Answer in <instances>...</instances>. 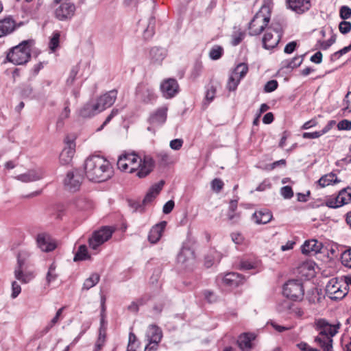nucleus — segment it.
Instances as JSON below:
<instances>
[{"instance_id": "1", "label": "nucleus", "mask_w": 351, "mask_h": 351, "mask_svg": "<svg viewBox=\"0 0 351 351\" xmlns=\"http://www.w3.org/2000/svg\"><path fill=\"white\" fill-rule=\"evenodd\" d=\"M85 176L90 181L101 182L108 180L113 175L110 162L99 155L88 157L84 165Z\"/></svg>"}, {"instance_id": "2", "label": "nucleus", "mask_w": 351, "mask_h": 351, "mask_svg": "<svg viewBox=\"0 0 351 351\" xmlns=\"http://www.w3.org/2000/svg\"><path fill=\"white\" fill-rule=\"evenodd\" d=\"M315 326L319 331L315 341L323 349V351H332V338L338 332L340 324H331L324 319H319L316 320Z\"/></svg>"}, {"instance_id": "3", "label": "nucleus", "mask_w": 351, "mask_h": 351, "mask_svg": "<svg viewBox=\"0 0 351 351\" xmlns=\"http://www.w3.org/2000/svg\"><path fill=\"white\" fill-rule=\"evenodd\" d=\"M271 10V1L269 0L265 1L249 23L248 30L250 36H258L269 27Z\"/></svg>"}, {"instance_id": "4", "label": "nucleus", "mask_w": 351, "mask_h": 351, "mask_svg": "<svg viewBox=\"0 0 351 351\" xmlns=\"http://www.w3.org/2000/svg\"><path fill=\"white\" fill-rule=\"evenodd\" d=\"M32 43V40H23L12 47L7 53V60L16 65L27 63L31 57Z\"/></svg>"}, {"instance_id": "5", "label": "nucleus", "mask_w": 351, "mask_h": 351, "mask_svg": "<svg viewBox=\"0 0 351 351\" xmlns=\"http://www.w3.org/2000/svg\"><path fill=\"white\" fill-rule=\"evenodd\" d=\"M348 293V283L343 278H332L326 286V294L332 300L343 299Z\"/></svg>"}, {"instance_id": "6", "label": "nucleus", "mask_w": 351, "mask_h": 351, "mask_svg": "<svg viewBox=\"0 0 351 351\" xmlns=\"http://www.w3.org/2000/svg\"><path fill=\"white\" fill-rule=\"evenodd\" d=\"M282 293L290 300L301 301L304 294L303 285L298 280H289L283 286Z\"/></svg>"}, {"instance_id": "7", "label": "nucleus", "mask_w": 351, "mask_h": 351, "mask_svg": "<svg viewBox=\"0 0 351 351\" xmlns=\"http://www.w3.org/2000/svg\"><path fill=\"white\" fill-rule=\"evenodd\" d=\"M282 36L281 29L275 27L271 23L265 30L263 36V46L266 49H272L275 48L280 42Z\"/></svg>"}, {"instance_id": "8", "label": "nucleus", "mask_w": 351, "mask_h": 351, "mask_svg": "<svg viewBox=\"0 0 351 351\" xmlns=\"http://www.w3.org/2000/svg\"><path fill=\"white\" fill-rule=\"evenodd\" d=\"M139 155L134 152H125L119 156L117 167L121 171L132 173L135 172L137 166V159Z\"/></svg>"}, {"instance_id": "9", "label": "nucleus", "mask_w": 351, "mask_h": 351, "mask_svg": "<svg viewBox=\"0 0 351 351\" xmlns=\"http://www.w3.org/2000/svg\"><path fill=\"white\" fill-rule=\"evenodd\" d=\"M137 161L138 167H135L134 173L140 178H145L149 175L155 165L153 158L149 155H139Z\"/></svg>"}, {"instance_id": "10", "label": "nucleus", "mask_w": 351, "mask_h": 351, "mask_svg": "<svg viewBox=\"0 0 351 351\" xmlns=\"http://www.w3.org/2000/svg\"><path fill=\"white\" fill-rule=\"evenodd\" d=\"M178 263L183 269L192 271L195 266V256L191 247L184 245L178 255Z\"/></svg>"}, {"instance_id": "11", "label": "nucleus", "mask_w": 351, "mask_h": 351, "mask_svg": "<svg viewBox=\"0 0 351 351\" xmlns=\"http://www.w3.org/2000/svg\"><path fill=\"white\" fill-rule=\"evenodd\" d=\"M75 5L71 2H64L60 3L54 11L55 17L61 21L71 20L75 12Z\"/></svg>"}, {"instance_id": "12", "label": "nucleus", "mask_w": 351, "mask_h": 351, "mask_svg": "<svg viewBox=\"0 0 351 351\" xmlns=\"http://www.w3.org/2000/svg\"><path fill=\"white\" fill-rule=\"evenodd\" d=\"M82 176L77 170L69 171L64 180V185L66 190L75 192L80 188Z\"/></svg>"}, {"instance_id": "13", "label": "nucleus", "mask_w": 351, "mask_h": 351, "mask_svg": "<svg viewBox=\"0 0 351 351\" xmlns=\"http://www.w3.org/2000/svg\"><path fill=\"white\" fill-rule=\"evenodd\" d=\"M117 97V91L112 90L105 94L101 95L99 97L93 99L97 104L100 112L110 107L115 101Z\"/></svg>"}, {"instance_id": "14", "label": "nucleus", "mask_w": 351, "mask_h": 351, "mask_svg": "<svg viewBox=\"0 0 351 351\" xmlns=\"http://www.w3.org/2000/svg\"><path fill=\"white\" fill-rule=\"evenodd\" d=\"M160 89L162 95L170 99L178 94L179 91V86L178 82L175 79L169 78L164 80L160 84Z\"/></svg>"}, {"instance_id": "15", "label": "nucleus", "mask_w": 351, "mask_h": 351, "mask_svg": "<svg viewBox=\"0 0 351 351\" xmlns=\"http://www.w3.org/2000/svg\"><path fill=\"white\" fill-rule=\"evenodd\" d=\"M136 95L138 99L144 103L152 102L156 98L154 89L144 84L138 85L136 90Z\"/></svg>"}, {"instance_id": "16", "label": "nucleus", "mask_w": 351, "mask_h": 351, "mask_svg": "<svg viewBox=\"0 0 351 351\" xmlns=\"http://www.w3.org/2000/svg\"><path fill=\"white\" fill-rule=\"evenodd\" d=\"M75 152V144L73 141L66 142V145L60 154V162L63 165H69L72 161Z\"/></svg>"}, {"instance_id": "17", "label": "nucleus", "mask_w": 351, "mask_h": 351, "mask_svg": "<svg viewBox=\"0 0 351 351\" xmlns=\"http://www.w3.org/2000/svg\"><path fill=\"white\" fill-rule=\"evenodd\" d=\"M114 228L110 226H104L93 232L88 241H108L112 237Z\"/></svg>"}, {"instance_id": "18", "label": "nucleus", "mask_w": 351, "mask_h": 351, "mask_svg": "<svg viewBox=\"0 0 351 351\" xmlns=\"http://www.w3.org/2000/svg\"><path fill=\"white\" fill-rule=\"evenodd\" d=\"M146 335L149 342V345L153 344L152 348H156L162 337L160 328L156 325H150Z\"/></svg>"}, {"instance_id": "19", "label": "nucleus", "mask_w": 351, "mask_h": 351, "mask_svg": "<svg viewBox=\"0 0 351 351\" xmlns=\"http://www.w3.org/2000/svg\"><path fill=\"white\" fill-rule=\"evenodd\" d=\"M244 281V277L236 272L228 273L223 278V284L230 287H237L243 284Z\"/></svg>"}, {"instance_id": "20", "label": "nucleus", "mask_w": 351, "mask_h": 351, "mask_svg": "<svg viewBox=\"0 0 351 351\" xmlns=\"http://www.w3.org/2000/svg\"><path fill=\"white\" fill-rule=\"evenodd\" d=\"M16 28V24L11 16L0 20V38L13 32Z\"/></svg>"}, {"instance_id": "21", "label": "nucleus", "mask_w": 351, "mask_h": 351, "mask_svg": "<svg viewBox=\"0 0 351 351\" xmlns=\"http://www.w3.org/2000/svg\"><path fill=\"white\" fill-rule=\"evenodd\" d=\"M167 108L162 106L157 109L149 117V122L152 125H161L167 119Z\"/></svg>"}, {"instance_id": "22", "label": "nucleus", "mask_w": 351, "mask_h": 351, "mask_svg": "<svg viewBox=\"0 0 351 351\" xmlns=\"http://www.w3.org/2000/svg\"><path fill=\"white\" fill-rule=\"evenodd\" d=\"M97 105L94 99L90 100L80 109V115L84 118H89L100 113Z\"/></svg>"}, {"instance_id": "23", "label": "nucleus", "mask_w": 351, "mask_h": 351, "mask_svg": "<svg viewBox=\"0 0 351 351\" xmlns=\"http://www.w3.org/2000/svg\"><path fill=\"white\" fill-rule=\"evenodd\" d=\"M166 226L167 222L165 221H160L154 225L149 231L148 235L149 241H159Z\"/></svg>"}, {"instance_id": "24", "label": "nucleus", "mask_w": 351, "mask_h": 351, "mask_svg": "<svg viewBox=\"0 0 351 351\" xmlns=\"http://www.w3.org/2000/svg\"><path fill=\"white\" fill-rule=\"evenodd\" d=\"M289 7L297 13H303L311 6L310 0H288Z\"/></svg>"}, {"instance_id": "25", "label": "nucleus", "mask_w": 351, "mask_h": 351, "mask_svg": "<svg viewBox=\"0 0 351 351\" xmlns=\"http://www.w3.org/2000/svg\"><path fill=\"white\" fill-rule=\"evenodd\" d=\"M164 184L165 182L163 180H160L158 183H156L154 185H152L147 191L145 197H144L143 204H147L152 202L159 194V193L163 188Z\"/></svg>"}, {"instance_id": "26", "label": "nucleus", "mask_w": 351, "mask_h": 351, "mask_svg": "<svg viewBox=\"0 0 351 351\" xmlns=\"http://www.w3.org/2000/svg\"><path fill=\"white\" fill-rule=\"evenodd\" d=\"M253 333L246 332L241 335L237 340L239 347L242 351H250L252 348V341L255 339Z\"/></svg>"}, {"instance_id": "27", "label": "nucleus", "mask_w": 351, "mask_h": 351, "mask_svg": "<svg viewBox=\"0 0 351 351\" xmlns=\"http://www.w3.org/2000/svg\"><path fill=\"white\" fill-rule=\"evenodd\" d=\"M71 204L78 210H85L92 207V202L85 195L75 197Z\"/></svg>"}, {"instance_id": "28", "label": "nucleus", "mask_w": 351, "mask_h": 351, "mask_svg": "<svg viewBox=\"0 0 351 351\" xmlns=\"http://www.w3.org/2000/svg\"><path fill=\"white\" fill-rule=\"evenodd\" d=\"M322 247L323 243H304L301 250L305 255L313 256L321 252Z\"/></svg>"}, {"instance_id": "29", "label": "nucleus", "mask_w": 351, "mask_h": 351, "mask_svg": "<svg viewBox=\"0 0 351 351\" xmlns=\"http://www.w3.org/2000/svg\"><path fill=\"white\" fill-rule=\"evenodd\" d=\"M15 178L23 182H34L42 178V172L40 170H29L25 173L18 175Z\"/></svg>"}, {"instance_id": "30", "label": "nucleus", "mask_w": 351, "mask_h": 351, "mask_svg": "<svg viewBox=\"0 0 351 351\" xmlns=\"http://www.w3.org/2000/svg\"><path fill=\"white\" fill-rule=\"evenodd\" d=\"M271 219V213L266 209L256 211L252 216V219L256 224L267 223Z\"/></svg>"}, {"instance_id": "31", "label": "nucleus", "mask_w": 351, "mask_h": 351, "mask_svg": "<svg viewBox=\"0 0 351 351\" xmlns=\"http://www.w3.org/2000/svg\"><path fill=\"white\" fill-rule=\"evenodd\" d=\"M151 62L154 64H160L167 56V51L163 48L154 47L150 53Z\"/></svg>"}, {"instance_id": "32", "label": "nucleus", "mask_w": 351, "mask_h": 351, "mask_svg": "<svg viewBox=\"0 0 351 351\" xmlns=\"http://www.w3.org/2000/svg\"><path fill=\"white\" fill-rule=\"evenodd\" d=\"M339 182V180H338L337 176L332 173H330L322 176L317 181V183L321 187H326Z\"/></svg>"}, {"instance_id": "33", "label": "nucleus", "mask_w": 351, "mask_h": 351, "mask_svg": "<svg viewBox=\"0 0 351 351\" xmlns=\"http://www.w3.org/2000/svg\"><path fill=\"white\" fill-rule=\"evenodd\" d=\"M89 259H90V255L88 252L87 247L85 245H81L74 256L73 261L77 262Z\"/></svg>"}, {"instance_id": "34", "label": "nucleus", "mask_w": 351, "mask_h": 351, "mask_svg": "<svg viewBox=\"0 0 351 351\" xmlns=\"http://www.w3.org/2000/svg\"><path fill=\"white\" fill-rule=\"evenodd\" d=\"M100 280V276L97 273H93L90 277L86 278L82 286V290H89L90 288L95 287Z\"/></svg>"}, {"instance_id": "35", "label": "nucleus", "mask_w": 351, "mask_h": 351, "mask_svg": "<svg viewBox=\"0 0 351 351\" xmlns=\"http://www.w3.org/2000/svg\"><path fill=\"white\" fill-rule=\"evenodd\" d=\"M337 197L341 206L349 204L351 202V189L347 188L341 190Z\"/></svg>"}, {"instance_id": "36", "label": "nucleus", "mask_w": 351, "mask_h": 351, "mask_svg": "<svg viewBox=\"0 0 351 351\" xmlns=\"http://www.w3.org/2000/svg\"><path fill=\"white\" fill-rule=\"evenodd\" d=\"M248 65L246 63H239L234 69L231 73L237 77L240 80L243 79L248 72Z\"/></svg>"}, {"instance_id": "37", "label": "nucleus", "mask_w": 351, "mask_h": 351, "mask_svg": "<svg viewBox=\"0 0 351 351\" xmlns=\"http://www.w3.org/2000/svg\"><path fill=\"white\" fill-rule=\"evenodd\" d=\"M217 86L210 83L206 86L205 101L209 104L215 97Z\"/></svg>"}, {"instance_id": "38", "label": "nucleus", "mask_w": 351, "mask_h": 351, "mask_svg": "<svg viewBox=\"0 0 351 351\" xmlns=\"http://www.w3.org/2000/svg\"><path fill=\"white\" fill-rule=\"evenodd\" d=\"M240 80L230 73L226 84V88L229 91H234L240 83Z\"/></svg>"}, {"instance_id": "39", "label": "nucleus", "mask_w": 351, "mask_h": 351, "mask_svg": "<svg viewBox=\"0 0 351 351\" xmlns=\"http://www.w3.org/2000/svg\"><path fill=\"white\" fill-rule=\"evenodd\" d=\"M56 265L55 263H52L49 267L47 276L46 280L48 285H49L51 282L54 281L58 278V274L56 271Z\"/></svg>"}, {"instance_id": "40", "label": "nucleus", "mask_w": 351, "mask_h": 351, "mask_svg": "<svg viewBox=\"0 0 351 351\" xmlns=\"http://www.w3.org/2000/svg\"><path fill=\"white\" fill-rule=\"evenodd\" d=\"M77 66L80 67V75L82 77L87 76L90 71V63L89 61H81Z\"/></svg>"}, {"instance_id": "41", "label": "nucleus", "mask_w": 351, "mask_h": 351, "mask_svg": "<svg viewBox=\"0 0 351 351\" xmlns=\"http://www.w3.org/2000/svg\"><path fill=\"white\" fill-rule=\"evenodd\" d=\"M223 53V49L221 46L215 45L211 48L209 52L210 59L216 60L219 59Z\"/></svg>"}, {"instance_id": "42", "label": "nucleus", "mask_w": 351, "mask_h": 351, "mask_svg": "<svg viewBox=\"0 0 351 351\" xmlns=\"http://www.w3.org/2000/svg\"><path fill=\"white\" fill-rule=\"evenodd\" d=\"M341 261L343 266L351 269V248L342 253L341 256Z\"/></svg>"}, {"instance_id": "43", "label": "nucleus", "mask_w": 351, "mask_h": 351, "mask_svg": "<svg viewBox=\"0 0 351 351\" xmlns=\"http://www.w3.org/2000/svg\"><path fill=\"white\" fill-rule=\"evenodd\" d=\"M342 111L344 114L351 112V92H348L343 100Z\"/></svg>"}, {"instance_id": "44", "label": "nucleus", "mask_w": 351, "mask_h": 351, "mask_svg": "<svg viewBox=\"0 0 351 351\" xmlns=\"http://www.w3.org/2000/svg\"><path fill=\"white\" fill-rule=\"evenodd\" d=\"M60 33L58 32H55L53 33L52 37L50 39L49 47L52 52L55 51V50L59 46L60 41Z\"/></svg>"}, {"instance_id": "45", "label": "nucleus", "mask_w": 351, "mask_h": 351, "mask_svg": "<svg viewBox=\"0 0 351 351\" xmlns=\"http://www.w3.org/2000/svg\"><path fill=\"white\" fill-rule=\"evenodd\" d=\"M106 341V334L103 332L101 328L99 329V336L95 344L93 351H99Z\"/></svg>"}, {"instance_id": "46", "label": "nucleus", "mask_w": 351, "mask_h": 351, "mask_svg": "<svg viewBox=\"0 0 351 351\" xmlns=\"http://www.w3.org/2000/svg\"><path fill=\"white\" fill-rule=\"evenodd\" d=\"M38 247L40 249L42 252H49L54 250L56 247V243H37Z\"/></svg>"}, {"instance_id": "47", "label": "nucleus", "mask_w": 351, "mask_h": 351, "mask_svg": "<svg viewBox=\"0 0 351 351\" xmlns=\"http://www.w3.org/2000/svg\"><path fill=\"white\" fill-rule=\"evenodd\" d=\"M339 16L343 19L346 20L351 17V8L347 5H343L339 10Z\"/></svg>"}, {"instance_id": "48", "label": "nucleus", "mask_w": 351, "mask_h": 351, "mask_svg": "<svg viewBox=\"0 0 351 351\" xmlns=\"http://www.w3.org/2000/svg\"><path fill=\"white\" fill-rule=\"evenodd\" d=\"M119 114V110L114 108L112 110L110 114L106 117L103 124L97 129V132L101 131L111 120L112 119Z\"/></svg>"}, {"instance_id": "49", "label": "nucleus", "mask_w": 351, "mask_h": 351, "mask_svg": "<svg viewBox=\"0 0 351 351\" xmlns=\"http://www.w3.org/2000/svg\"><path fill=\"white\" fill-rule=\"evenodd\" d=\"M223 185V181L219 178L214 179L211 182V188L216 193L220 192Z\"/></svg>"}, {"instance_id": "50", "label": "nucleus", "mask_w": 351, "mask_h": 351, "mask_svg": "<svg viewBox=\"0 0 351 351\" xmlns=\"http://www.w3.org/2000/svg\"><path fill=\"white\" fill-rule=\"evenodd\" d=\"M340 203L339 202L337 196L335 197H330L327 199L325 202V205L331 208H337L341 207L339 205Z\"/></svg>"}, {"instance_id": "51", "label": "nucleus", "mask_w": 351, "mask_h": 351, "mask_svg": "<svg viewBox=\"0 0 351 351\" xmlns=\"http://www.w3.org/2000/svg\"><path fill=\"white\" fill-rule=\"evenodd\" d=\"M79 72H80V67L77 66V65L72 68V69L71 70L69 76V77L67 79V84H72L73 83V82L75 81L77 75L78 74H80Z\"/></svg>"}, {"instance_id": "52", "label": "nucleus", "mask_w": 351, "mask_h": 351, "mask_svg": "<svg viewBox=\"0 0 351 351\" xmlns=\"http://www.w3.org/2000/svg\"><path fill=\"white\" fill-rule=\"evenodd\" d=\"M280 194L285 199H290L293 196V192L291 186H285L281 188Z\"/></svg>"}, {"instance_id": "53", "label": "nucleus", "mask_w": 351, "mask_h": 351, "mask_svg": "<svg viewBox=\"0 0 351 351\" xmlns=\"http://www.w3.org/2000/svg\"><path fill=\"white\" fill-rule=\"evenodd\" d=\"M339 29L341 34H346L351 30V23L348 21H341L339 25Z\"/></svg>"}, {"instance_id": "54", "label": "nucleus", "mask_w": 351, "mask_h": 351, "mask_svg": "<svg viewBox=\"0 0 351 351\" xmlns=\"http://www.w3.org/2000/svg\"><path fill=\"white\" fill-rule=\"evenodd\" d=\"M129 206L132 209V212H140L142 213L144 210L143 206L142 204L135 201H130Z\"/></svg>"}, {"instance_id": "55", "label": "nucleus", "mask_w": 351, "mask_h": 351, "mask_svg": "<svg viewBox=\"0 0 351 351\" xmlns=\"http://www.w3.org/2000/svg\"><path fill=\"white\" fill-rule=\"evenodd\" d=\"M59 318V317L55 315L51 322L41 331V335L47 334L51 330V328L58 322Z\"/></svg>"}, {"instance_id": "56", "label": "nucleus", "mask_w": 351, "mask_h": 351, "mask_svg": "<svg viewBox=\"0 0 351 351\" xmlns=\"http://www.w3.org/2000/svg\"><path fill=\"white\" fill-rule=\"evenodd\" d=\"M278 87V82L276 80H270L265 85L264 90L266 93H271L275 90Z\"/></svg>"}, {"instance_id": "57", "label": "nucleus", "mask_w": 351, "mask_h": 351, "mask_svg": "<svg viewBox=\"0 0 351 351\" xmlns=\"http://www.w3.org/2000/svg\"><path fill=\"white\" fill-rule=\"evenodd\" d=\"M337 128L339 130H350L351 121L348 119H343L338 123Z\"/></svg>"}, {"instance_id": "58", "label": "nucleus", "mask_w": 351, "mask_h": 351, "mask_svg": "<svg viewBox=\"0 0 351 351\" xmlns=\"http://www.w3.org/2000/svg\"><path fill=\"white\" fill-rule=\"evenodd\" d=\"M257 267V264L255 263H251L249 261H241L240 263L239 269L242 270H250L254 269Z\"/></svg>"}, {"instance_id": "59", "label": "nucleus", "mask_w": 351, "mask_h": 351, "mask_svg": "<svg viewBox=\"0 0 351 351\" xmlns=\"http://www.w3.org/2000/svg\"><path fill=\"white\" fill-rule=\"evenodd\" d=\"M146 301L143 300V298H140L138 300L137 302H132L130 305L128 306V310L137 312L138 311V306L143 305Z\"/></svg>"}, {"instance_id": "60", "label": "nucleus", "mask_w": 351, "mask_h": 351, "mask_svg": "<svg viewBox=\"0 0 351 351\" xmlns=\"http://www.w3.org/2000/svg\"><path fill=\"white\" fill-rule=\"evenodd\" d=\"M183 145V140L181 138L173 139L170 141L169 146L173 150H179Z\"/></svg>"}, {"instance_id": "61", "label": "nucleus", "mask_w": 351, "mask_h": 351, "mask_svg": "<svg viewBox=\"0 0 351 351\" xmlns=\"http://www.w3.org/2000/svg\"><path fill=\"white\" fill-rule=\"evenodd\" d=\"M202 72V65L200 64H196L194 65L191 73V77L193 80L198 77Z\"/></svg>"}, {"instance_id": "62", "label": "nucleus", "mask_w": 351, "mask_h": 351, "mask_svg": "<svg viewBox=\"0 0 351 351\" xmlns=\"http://www.w3.org/2000/svg\"><path fill=\"white\" fill-rule=\"evenodd\" d=\"M12 292L11 296L12 298H15L21 293V286L16 281H14L12 283Z\"/></svg>"}, {"instance_id": "63", "label": "nucleus", "mask_w": 351, "mask_h": 351, "mask_svg": "<svg viewBox=\"0 0 351 351\" xmlns=\"http://www.w3.org/2000/svg\"><path fill=\"white\" fill-rule=\"evenodd\" d=\"M304 55L296 56L292 59L289 66L291 68L299 66L303 61Z\"/></svg>"}, {"instance_id": "64", "label": "nucleus", "mask_w": 351, "mask_h": 351, "mask_svg": "<svg viewBox=\"0 0 351 351\" xmlns=\"http://www.w3.org/2000/svg\"><path fill=\"white\" fill-rule=\"evenodd\" d=\"M297 347L302 351H319L316 348H311L305 342H300V343H298Z\"/></svg>"}]
</instances>
